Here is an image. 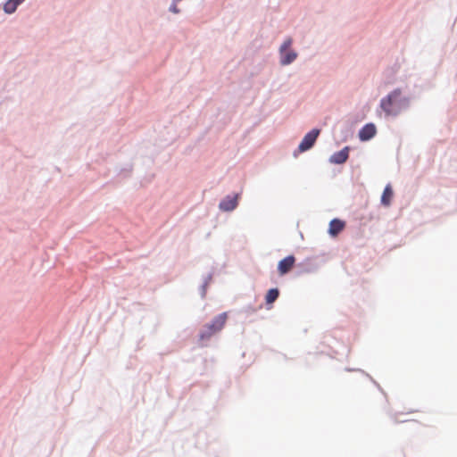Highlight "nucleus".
<instances>
[{"mask_svg":"<svg viewBox=\"0 0 457 457\" xmlns=\"http://www.w3.org/2000/svg\"><path fill=\"white\" fill-rule=\"evenodd\" d=\"M409 105V99L403 96L402 90L396 88L380 101V108L386 116H396Z\"/></svg>","mask_w":457,"mask_h":457,"instance_id":"nucleus-1","label":"nucleus"},{"mask_svg":"<svg viewBox=\"0 0 457 457\" xmlns=\"http://www.w3.org/2000/svg\"><path fill=\"white\" fill-rule=\"evenodd\" d=\"M227 321V313L223 312L215 317L210 324H206L199 334L201 341L210 339L213 335L220 331Z\"/></svg>","mask_w":457,"mask_h":457,"instance_id":"nucleus-2","label":"nucleus"},{"mask_svg":"<svg viewBox=\"0 0 457 457\" xmlns=\"http://www.w3.org/2000/svg\"><path fill=\"white\" fill-rule=\"evenodd\" d=\"M292 43H293L292 38H290V37L287 38L279 48L280 63L282 65L290 64L297 57V54L295 51L290 50Z\"/></svg>","mask_w":457,"mask_h":457,"instance_id":"nucleus-3","label":"nucleus"},{"mask_svg":"<svg viewBox=\"0 0 457 457\" xmlns=\"http://www.w3.org/2000/svg\"><path fill=\"white\" fill-rule=\"evenodd\" d=\"M319 135L320 129H313L312 130L308 132L301 141L298 146V152L303 153L311 149L313 146L314 143L316 142Z\"/></svg>","mask_w":457,"mask_h":457,"instance_id":"nucleus-4","label":"nucleus"},{"mask_svg":"<svg viewBox=\"0 0 457 457\" xmlns=\"http://www.w3.org/2000/svg\"><path fill=\"white\" fill-rule=\"evenodd\" d=\"M295 262V258L293 255H288L286 258L282 259L278 264V270L279 275L283 276L289 272L291 269L294 267Z\"/></svg>","mask_w":457,"mask_h":457,"instance_id":"nucleus-5","label":"nucleus"},{"mask_svg":"<svg viewBox=\"0 0 457 457\" xmlns=\"http://www.w3.org/2000/svg\"><path fill=\"white\" fill-rule=\"evenodd\" d=\"M349 156V147L345 146L342 150L333 154L329 159L331 163L342 164L346 162Z\"/></svg>","mask_w":457,"mask_h":457,"instance_id":"nucleus-6","label":"nucleus"},{"mask_svg":"<svg viewBox=\"0 0 457 457\" xmlns=\"http://www.w3.org/2000/svg\"><path fill=\"white\" fill-rule=\"evenodd\" d=\"M376 134V127L372 123L366 124L359 132V137L361 141H367L372 138Z\"/></svg>","mask_w":457,"mask_h":457,"instance_id":"nucleus-7","label":"nucleus"},{"mask_svg":"<svg viewBox=\"0 0 457 457\" xmlns=\"http://www.w3.org/2000/svg\"><path fill=\"white\" fill-rule=\"evenodd\" d=\"M345 227V222L339 219H334L329 222L328 233L332 237H337Z\"/></svg>","mask_w":457,"mask_h":457,"instance_id":"nucleus-8","label":"nucleus"},{"mask_svg":"<svg viewBox=\"0 0 457 457\" xmlns=\"http://www.w3.org/2000/svg\"><path fill=\"white\" fill-rule=\"evenodd\" d=\"M237 205V196H227L220 203V208L222 211L229 212L234 210Z\"/></svg>","mask_w":457,"mask_h":457,"instance_id":"nucleus-9","label":"nucleus"},{"mask_svg":"<svg viewBox=\"0 0 457 457\" xmlns=\"http://www.w3.org/2000/svg\"><path fill=\"white\" fill-rule=\"evenodd\" d=\"M394 193L390 185H387L382 194L381 203L385 206H389L393 198Z\"/></svg>","mask_w":457,"mask_h":457,"instance_id":"nucleus-10","label":"nucleus"},{"mask_svg":"<svg viewBox=\"0 0 457 457\" xmlns=\"http://www.w3.org/2000/svg\"><path fill=\"white\" fill-rule=\"evenodd\" d=\"M24 1L25 0H8L4 5V10L8 14L13 13L17 7Z\"/></svg>","mask_w":457,"mask_h":457,"instance_id":"nucleus-11","label":"nucleus"},{"mask_svg":"<svg viewBox=\"0 0 457 457\" xmlns=\"http://www.w3.org/2000/svg\"><path fill=\"white\" fill-rule=\"evenodd\" d=\"M279 295V292L277 288H271L268 291L265 300L267 303H274Z\"/></svg>","mask_w":457,"mask_h":457,"instance_id":"nucleus-12","label":"nucleus"},{"mask_svg":"<svg viewBox=\"0 0 457 457\" xmlns=\"http://www.w3.org/2000/svg\"><path fill=\"white\" fill-rule=\"evenodd\" d=\"M178 3L179 2H175V0L173 1V4L170 7V12H172L174 13H179V9L177 6Z\"/></svg>","mask_w":457,"mask_h":457,"instance_id":"nucleus-13","label":"nucleus"},{"mask_svg":"<svg viewBox=\"0 0 457 457\" xmlns=\"http://www.w3.org/2000/svg\"><path fill=\"white\" fill-rule=\"evenodd\" d=\"M181 0H175V2H180Z\"/></svg>","mask_w":457,"mask_h":457,"instance_id":"nucleus-14","label":"nucleus"}]
</instances>
